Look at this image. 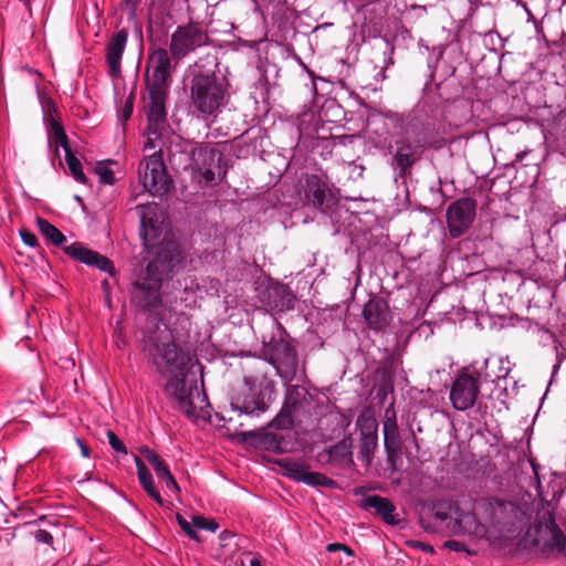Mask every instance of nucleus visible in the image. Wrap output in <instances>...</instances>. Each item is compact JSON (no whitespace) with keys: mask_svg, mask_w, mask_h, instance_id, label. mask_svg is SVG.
<instances>
[{"mask_svg":"<svg viewBox=\"0 0 566 566\" xmlns=\"http://www.w3.org/2000/svg\"><path fill=\"white\" fill-rule=\"evenodd\" d=\"M356 426L359 429L360 437L377 436V421L373 416L360 415L357 418Z\"/></svg>","mask_w":566,"mask_h":566,"instance_id":"29","label":"nucleus"},{"mask_svg":"<svg viewBox=\"0 0 566 566\" xmlns=\"http://www.w3.org/2000/svg\"><path fill=\"white\" fill-rule=\"evenodd\" d=\"M135 463L137 468V475L138 480L144 489V491L160 506H165V501L161 497L159 491L157 490L155 485L154 478L147 468V465L144 463V461L136 457Z\"/></svg>","mask_w":566,"mask_h":566,"instance_id":"23","label":"nucleus"},{"mask_svg":"<svg viewBox=\"0 0 566 566\" xmlns=\"http://www.w3.org/2000/svg\"><path fill=\"white\" fill-rule=\"evenodd\" d=\"M394 160L400 171L406 172L416 161V154L412 146L407 143L398 145Z\"/></svg>","mask_w":566,"mask_h":566,"instance_id":"26","label":"nucleus"},{"mask_svg":"<svg viewBox=\"0 0 566 566\" xmlns=\"http://www.w3.org/2000/svg\"><path fill=\"white\" fill-rule=\"evenodd\" d=\"M228 535H230V533H226V532H223V533L220 535V537H221L222 539H224Z\"/></svg>","mask_w":566,"mask_h":566,"instance_id":"49","label":"nucleus"},{"mask_svg":"<svg viewBox=\"0 0 566 566\" xmlns=\"http://www.w3.org/2000/svg\"><path fill=\"white\" fill-rule=\"evenodd\" d=\"M151 135L153 134H149L148 133V138L147 140L145 142V149H154L155 148V145H154V142H153V138H151Z\"/></svg>","mask_w":566,"mask_h":566,"instance_id":"44","label":"nucleus"},{"mask_svg":"<svg viewBox=\"0 0 566 566\" xmlns=\"http://www.w3.org/2000/svg\"><path fill=\"white\" fill-rule=\"evenodd\" d=\"M384 443L389 457L395 455L400 449L399 430L395 411L387 409L384 421Z\"/></svg>","mask_w":566,"mask_h":566,"instance_id":"22","label":"nucleus"},{"mask_svg":"<svg viewBox=\"0 0 566 566\" xmlns=\"http://www.w3.org/2000/svg\"><path fill=\"white\" fill-rule=\"evenodd\" d=\"M364 509H373L375 513L380 516L384 522L389 525L398 524V520L395 516L396 507L395 505L386 497L380 495H369L366 496L361 504Z\"/></svg>","mask_w":566,"mask_h":566,"instance_id":"21","label":"nucleus"},{"mask_svg":"<svg viewBox=\"0 0 566 566\" xmlns=\"http://www.w3.org/2000/svg\"><path fill=\"white\" fill-rule=\"evenodd\" d=\"M20 235H21V239L22 241L31 247V248H34L35 245H38V238L34 233L23 229L20 231Z\"/></svg>","mask_w":566,"mask_h":566,"instance_id":"37","label":"nucleus"},{"mask_svg":"<svg viewBox=\"0 0 566 566\" xmlns=\"http://www.w3.org/2000/svg\"><path fill=\"white\" fill-rule=\"evenodd\" d=\"M95 172L99 177V181L105 185H113L115 181L114 172L109 168L108 163L99 161L95 166Z\"/></svg>","mask_w":566,"mask_h":566,"instance_id":"31","label":"nucleus"},{"mask_svg":"<svg viewBox=\"0 0 566 566\" xmlns=\"http://www.w3.org/2000/svg\"><path fill=\"white\" fill-rule=\"evenodd\" d=\"M208 33L200 22L178 25L170 36L169 52L175 61H180L189 53L208 42Z\"/></svg>","mask_w":566,"mask_h":566,"instance_id":"5","label":"nucleus"},{"mask_svg":"<svg viewBox=\"0 0 566 566\" xmlns=\"http://www.w3.org/2000/svg\"><path fill=\"white\" fill-rule=\"evenodd\" d=\"M454 527L455 533L469 534L480 536L484 533V527L479 523L475 515L462 514L459 520L455 521Z\"/></svg>","mask_w":566,"mask_h":566,"instance_id":"25","label":"nucleus"},{"mask_svg":"<svg viewBox=\"0 0 566 566\" xmlns=\"http://www.w3.org/2000/svg\"><path fill=\"white\" fill-rule=\"evenodd\" d=\"M64 251L75 260L81 261L87 265L96 266L97 269L107 272L109 274L114 273V266L109 259L106 256L90 250L83 247L80 243H72L64 248Z\"/></svg>","mask_w":566,"mask_h":566,"instance_id":"19","label":"nucleus"},{"mask_svg":"<svg viewBox=\"0 0 566 566\" xmlns=\"http://www.w3.org/2000/svg\"><path fill=\"white\" fill-rule=\"evenodd\" d=\"M480 392L479 378L467 373L460 374L450 389V400L454 409L464 411L472 408Z\"/></svg>","mask_w":566,"mask_h":566,"instance_id":"11","label":"nucleus"},{"mask_svg":"<svg viewBox=\"0 0 566 566\" xmlns=\"http://www.w3.org/2000/svg\"><path fill=\"white\" fill-rule=\"evenodd\" d=\"M329 461L342 465H350L353 463L352 440L343 439L328 450Z\"/></svg>","mask_w":566,"mask_h":566,"instance_id":"24","label":"nucleus"},{"mask_svg":"<svg viewBox=\"0 0 566 566\" xmlns=\"http://www.w3.org/2000/svg\"><path fill=\"white\" fill-rule=\"evenodd\" d=\"M377 436L360 437L359 455L366 464H369L377 447Z\"/></svg>","mask_w":566,"mask_h":566,"instance_id":"28","label":"nucleus"},{"mask_svg":"<svg viewBox=\"0 0 566 566\" xmlns=\"http://www.w3.org/2000/svg\"><path fill=\"white\" fill-rule=\"evenodd\" d=\"M446 548L453 551V552H470L467 549L464 543L457 541V539H449L443 545Z\"/></svg>","mask_w":566,"mask_h":566,"instance_id":"38","label":"nucleus"},{"mask_svg":"<svg viewBox=\"0 0 566 566\" xmlns=\"http://www.w3.org/2000/svg\"><path fill=\"white\" fill-rule=\"evenodd\" d=\"M107 439H108V443L115 451L122 452V453H127L124 442L115 434V432H113L112 430H108Z\"/></svg>","mask_w":566,"mask_h":566,"instance_id":"35","label":"nucleus"},{"mask_svg":"<svg viewBox=\"0 0 566 566\" xmlns=\"http://www.w3.org/2000/svg\"><path fill=\"white\" fill-rule=\"evenodd\" d=\"M49 142L52 144L55 148V153L59 154V147H62L65 153V161L67 164L69 170L72 175V177L80 184H86L87 178L82 169V164L77 159V157L73 154L70 145L69 139L65 134V130L62 126V124L56 120L55 118H52L50 120L49 125Z\"/></svg>","mask_w":566,"mask_h":566,"instance_id":"12","label":"nucleus"},{"mask_svg":"<svg viewBox=\"0 0 566 566\" xmlns=\"http://www.w3.org/2000/svg\"><path fill=\"white\" fill-rule=\"evenodd\" d=\"M149 350L157 371L169 377L165 390L174 397L178 409L189 418H199L209 401L197 382L187 385L185 381L189 355L172 340L156 343Z\"/></svg>","mask_w":566,"mask_h":566,"instance_id":"1","label":"nucleus"},{"mask_svg":"<svg viewBox=\"0 0 566 566\" xmlns=\"http://www.w3.org/2000/svg\"><path fill=\"white\" fill-rule=\"evenodd\" d=\"M20 1L23 2L28 8H30L32 0H20Z\"/></svg>","mask_w":566,"mask_h":566,"instance_id":"48","label":"nucleus"},{"mask_svg":"<svg viewBox=\"0 0 566 566\" xmlns=\"http://www.w3.org/2000/svg\"><path fill=\"white\" fill-rule=\"evenodd\" d=\"M363 316L367 326L374 331L385 329L391 321V312L386 300L371 297L364 306Z\"/></svg>","mask_w":566,"mask_h":566,"instance_id":"17","label":"nucleus"},{"mask_svg":"<svg viewBox=\"0 0 566 566\" xmlns=\"http://www.w3.org/2000/svg\"><path fill=\"white\" fill-rule=\"evenodd\" d=\"M250 565L251 566H262L261 565V562L258 557H253L251 560H250Z\"/></svg>","mask_w":566,"mask_h":566,"instance_id":"46","label":"nucleus"},{"mask_svg":"<svg viewBox=\"0 0 566 566\" xmlns=\"http://www.w3.org/2000/svg\"><path fill=\"white\" fill-rule=\"evenodd\" d=\"M192 170L199 184L210 186L216 182L217 177L222 179L227 174L223 166V154L209 146H200L192 150Z\"/></svg>","mask_w":566,"mask_h":566,"instance_id":"4","label":"nucleus"},{"mask_svg":"<svg viewBox=\"0 0 566 566\" xmlns=\"http://www.w3.org/2000/svg\"><path fill=\"white\" fill-rule=\"evenodd\" d=\"M164 484L166 485L167 490L174 494H178L180 493V488L176 481V479L174 478V475L171 478H169L166 482H164Z\"/></svg>","mask_w":566,"mask_h":566,"instance_id":"39","label":"nucleus"},{"mask_svg":"<svg viewBox=\"0 0 566 566\" xmlns=\"http://www.w3.org/2000/svg\"><path fill=\"white\" fill-rule=\"evenodd\" d=\"M34 538L36 542L44 543L50 546L53 544V536L46 530H38L34 534Z\"/></svg>","mask_w":566,"mask_h":566,"instance_id":"36","label":"nucleus"},{"mask_svg":"<svg viewBox=\"0 0 566 566\" xmlns=\"http://www.w3.org/2000/svg\"><path fill=\"white\" fill-rule=\"evenodd\" d=\"M138 175L144 189L153 196L163 197L170 190L172 182L160 154L146 157L139 165Z\"/></svg>","mask_w":566,"mask_h":566,"instance_id":"6","label":"nucleus"},{"mask_svg":"<svg viewBox=\"0 0 566 566\" xmlns=\"http://www.w3.org/2000/svg\"><path fill=\"white\" fill-rule=\"evenodd\" d=\"M476 216V201L464 197L451 202L446 211V220L449 233L452 238L464 234Z\"/></svg>","mask_w":566,"mask_h":566,"instance_id":"8","label":"nucleus"},{"mask_svg":"<svg viewBox=\"0 0 566 566\" xmlns=\"http://www.w3.org/2000/svg\"><path fill=\"white\" fill-rule=\"evenodd\" d=\"M303 190L306 203L319 210H324L327 200L332 197L327 182L317 175L306 177Z\"/></svg>","mask_w":566,"mask_h":566,"instance_id":"18","label":"nucleus"},{"mask_svg":"<svg viewBox=\"0 0 566 566\" xmlns=\"http://www.w3.org/2000/svg\"><path fill=\"white\" fill-rule=\"evenodd\" d=\"M177 522L179 524V526L181 527V530L192 539L199 542L200 541V537L197 533V531L195 530V526L192 524V521L189 522L187 521L182 515L180 514H177Z\"/></svg>","mask_w":566,"mask_h":566,"instance_id":"34","label":"nucleus"},{"mask_svg":"<svg viewBox=\"0 0 566 566\" xmlns=\"http://www.w3.org/2000/svg\"><path fill=\"white\" fill-rule=\"evenodd\" d=\"M155 253L157 260L149 262L135 282V287L144 294L143 306L146 308H153L160 304L159 291L161 287V273L158 269L157 261L171 264L178 262L180 255L176 242L167 240L166 237L163 239L159 249Z\"/></svg>","mask_w":566,"mask_h":566,"instance_id":"2","label":"nucleus"},{"mask_svg":"<svg viewBox=\"0 0 566 566\" xmlns=\"http://www.w3.org/2000/svg\"><path fill=\"white\" fill-rule=\"evenodd\" d=\"M75 441H76L77 446L80 447L82 457L90 458L91 450H90L88 446L80 438H76Z\"/></svg>","mask_w":566,"mask_h":566,"instance_id":"40","label":"nucleus"},{"mask_svg":"<svg viewBox=\"0 0 566 566\" xmlns=\"http://www.w3.org/2000/svg\"><path fill=\"white\" fill-rule=\"evenodd\" d=\"M191 106L202 115H216L228 103L224 83L214 74H197L189 84Z\"/></svg>","mask_w":566,"mask_h":566,"instance_id":"3","label":"nucleus"},{"mask_svg":"<svg viewBox=\"0 0 566 566\" xmlns=\"http://www.w3.org/2000/svg\"><path fill=\"white\" fill-rule=\"evenodd\" d=\"M166 49L154 50L148 57L147 87L168 90L171 76V59Z\"/></svg>","mask_w":566,"mask_h":566,"instance_id":"13","label":"nucleus"},{"mask_svg":"<svg viewBox=\"0 0 566 566\" xmlns=\"http://www.w3.org/2000/svg\"><path fill=\"white\" fill-rule=\"evenodd\" d=\"M36 223L41 234L52 244L61 247L66 242L65 235L48 220L39 218Z\"/></svg>","mask_w":566,"mask_h":566,"instance_id":"27","label":"nucleus"},{"mask_svg":"<svg viewBox=\"0 0 566 566\" xmlns=\"http://www.w3.org/2000/svg\"><path fill=\"white\" fill-rule=\"evenodd\" d=\"M308 394L301 386H291L287 388L284 403L275 418L269 423L274 429H287L293 426L294 415L304 410L308 405Z\"/></svg>","mask_w":566,"mask_h":566,"instance_id":"10","label":"nucleus"},{"mask_svg":"<svg viewBox=\"0 0 566 566\" xmlns=\"http://www.w3.org/2000/svg\"><path fill=\"white\" fill-rule=\"evenodd\" d=\"M144 458L153 465L156 473L164 471L168 465L166 462L151 449L144 448L140 450Z\"/></svg>","mask_w":566,"mask_h":566,"instance_id":"30","label":"nucleus"},{"mask_svg":"<svg viewBox=\"0 0 566 566\" xmlns=\"http://www.w3.org/2000/svg\"><path fill=\"white\" fill-rule=\"evenodd\" d=\"M127 39V30L122 29L106 44V61L112 76H117L120 73V63Z\"/></svg>","mask_w":566,"mask_h":566,"instance_id":"20","label":"nucleus"},{"mask_svg":"<svg viewBox=\"0 0 566 566\" xmlns=\"http://www.w3.org/2000/svg\"><path fill=\"white\" fill-rule=\"evenodd\" d=\"M156 474H157L158 479L163 481V483L166 482L169 478L172 476V474H171V472H170L168 467L166 469H164V471H160V472H158Z\"/></svg>","mask_w":566,"mask_h":566,"instance_id":"42","label":"nucleus"},{"mask_svg":"<svg viewBox=\"0 0 566 566\" xmlns=\"http://www.w3.org/2000/svg\"><path fill=\"white\" fill-rule=\"evenodd\" d=\"M266 389H262L254 380L244 379V382L231 398V408L249 416H259L265 412L270 406L265 399Z\"/></svg>","mask_w":566,"mask_h":566,"instance_id":"7","label":"nucleus"},{"mask_svg":"<svg viewBox=\"0 0 566 566\" xmlns=\"http://www.w3.org/2000/svg\"><path fill=\"white\" fill-rule=\"evenodd\" d=\"M410 546L412 547H419L421 551L423 552H427V553H433V547L431 545H428V544H424V543H421V542H410Z\"/></svg>","mask_w":566,"mask_h":566,"instance_id":"41","label":"nucleus"},{"mask_svg":"<svg viewBox=\"0 0 566 566\" xmlns=\"http://www.w3.org/2000/svg\"><path fill=\"white\" fill-rule=\"evenodd\" d=\"M342 552H344L346 555H348L350 557H353L355 555L354 551L349 546H347L345 544H344V548H343Z\"/></svg>","mask_w":566,"mask_h":566,"instance_id":"45","label":"nucleus"},{"mask_svg":"<svg viewBox=\"0 0 566 566\" xmlns=\"http://www.w3.org/2000/svg\"><path fill=\"white\" fill-rule=\"evenodd\" d=\"M535 533L534 545L541 546L543 551L563 553L566 549V536L552 515L545 523L535 526Z\"/></svg>","mask_w":566,"mask_h":566,"instance_id":"15","label":"nucleus"},{"mask_svg":"<svg viewBox=\"0 0 566 566\" xmlns=\"http://www.w3.org/2000/svg\"><path fill=\"white\" fill-rule=\"evenodd\" d=\"M436 517L441 520V521L447 520V515L444 513H436Z\"/></svg>","mask_w":566,"mask_h":566,"instance_id":"47","label":"nucleus"},{"mask_svg":"<svg viewBox=\"0 0 566 566\" xmlns=\"http://www.w3.org/2000/svg\"><path fill=\"white\" fill-rule=\"evenodd\" d=\"M133 109H134V97L132 95H129L126 98V101L124 102V104L122 105V107L118 109L119 122L125 124L132 117Z\"/></svg>","mask_w":566,"mask_h":566,"instance_id":"33","label":"nucleus"},{"mask_svg":"<svg viewBox=\"0 0 566 566\" xmlns=\"http://www.w3.org/2000/svg\"><path fill=\"white\" fill-rule=\"evenodd\" d=\"M140 211V237L147 250H151L159 244L164 232V216L157 203L139 205Z\"/></svg>","mask_w":566,"mask_h":566,"instance_id":"9","label":"nucleus"},{"mask_svg":"<svg viewBox=\"0 0 566 566\" xmlns=\"http://www.w3.org/2000/svg\"><path fill=\"white\" fill-rule=\"evenodd\" d=\"M283 474L297 482H303L311 486H333L335 481L323 473L310 470L308 464L291 459H281L277 461Z\"/></svg>","mask_w":566,"mask_h":566,"instance_id":"14","label":"nucleus"},{"mask_svg":"<svg viewBox=\"0 0 566 566\" xmlns=\"http://www.w3.org/2000/svg\"><path fill=\"white\" fill-rule=\"evenodd\" d=\"M149 103L147 107V133L157 136L166 122V99L168 90L147 87Z\"/></svg>","mask_w":566,"mask_h":566,"instance_id":"16","label":"nucleus"},{"mask_svg":"<svg viewBox=\"0 0 566 566\" xmlns=\"http://www.w3.org/2000/svg\"><path fill=\"white\" fill-rule=\"evenodd\" d=\"M343 548H344V544H340V543H331L326 546V551L329 553L343 551Z\"/></svg>","mask_w":566,"mask_h":566,"instance_id":"43","label":"nucleus"},{"mask_svg":"<svg viewBox=\"0 0 566 566\" xmlns=\"http://www.w3.org/2000/svg\"><path fill=\"white\" fill-rule=\"evenodd\" d=\"M192 524L195 530H208L212 533L217 532L219 524L213 518H207L202 515H192Z\"/></svg>","mask_w":566,"mask_h":566,"instance_id":"32","label":"nucleus"}]
</instances>
